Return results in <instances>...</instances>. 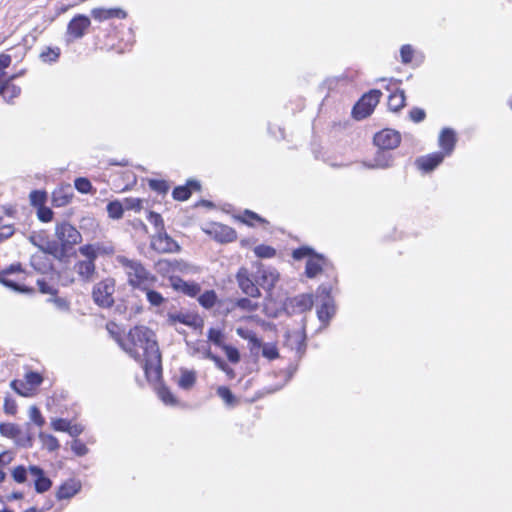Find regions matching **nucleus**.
Returning <instances> with one entry per match:
<instances>
[{
  "label": "nucleus",
  "mask_w": 512,
  "mask_h": 512,
  "mask_svg": "<svg viewBox=\"0 0 512 512\" xmlns=\"http://www.w3.org/2000/svg\"><path fill=\"white\" fill-rule=\"evenodd\" d=\"M20 427L13 423H1L0 434L4 437L13 439L17 437Z\"/></svg>",
  "instance_id": "4c0bfd02"
},
{
  "label": "nucleus",
  "mask_w": 512,
  "mask_h": 512,
  "mask_svg": "<svg viewBox=\"0 0 512 512\" xmlns=\"http://www.w3.org/2000/svg\"><path fill=\"white\" fill-rule=\"evenodd\" d=\"M124 210L123 203L118 200L111 201L107 204V213L112 219H121L123 217Z\"/></svg>",
  "instance_id": "2f4dec72"
},
{
  "label": "nucleus",
  "mask_w": 512,
  "mask_h": 512,
  "mask_svg": "<svg viewBox=\"0 0 512 512\" xmlns=\"http://www.w3.org/2000/svg\"><path fill=\"white\" fill-rule=\"evenodd\" d=\"M114 292L115 280L113 278H105L93 287L92 297L98 306L109 308L114 304Z\"/></svg>",
  "instance_id": "20e7f679"
},
{
  "label": "nucleus",
  "mask_w": 512,
  "mask_h": 512,
  "mask_svg": "<svg viewBox=\"0 0 512 512\" xmlns=\"http://www.w3.org/2000/svg\"><path fill=\"white\" fill-rule=\"evenodd\" d=\"M445 156L442 152H434L426 156H422L416 160L417 167L424 172H431L439 164L442 163Z\"/></svg>",
  "instance_id": "f3484780"
},
{
  "label": "nucleus",
  "mask_w": 512,
  "mask_h": 512,
  "mask_svg": "<svg viewBox=\"0 0 512 512\" xmlns=\"http://www.w3.org/2000/svg\"><path fill=\"white\" fill-rule=\"evenodd\" d=\"M28 471L35 478L34 486L37 493H44L50 489L52 482L45 476L42 468L36 465H31L29 466Z\"/></svg>",
  "instance_id": "dca6fc26"
},
{
  "label": "nucleus",
  "mask_w": 512,
  "mask_h": 512,
  "mask_svg": "<svg viewBox=\"0 0 512 512\" xmlns=\"http://www.w3.org/2000/svg\"><path fill=\"white\" fill-rule=\"evenodd\" d=\"M80 488L81 482L77 479H70L68 482H66V499L77 494Z\"/></svg>",
  "instance_id": "603ef678"
},
{
  "label": "nucleus",
  "mask_w": 512,
  "mask_h": 512,
  "mask_svg": "<svg viewBox=\"0 0 512 512\" xmlns=\"http://www.w3.org/2000/svg\"><path fill=\"white\" fill-rule=\"evenodd\" d=\"M85 258L75 264L74 270L82 280L90 281L95 273V259L93 257Z\"/></svg>",
  "instance_id": "6ab92c4d"
},
{
  "label": "nucleus",
  "mask_w": 512,
  "mask_h": 512,
  "mask_svg": "<svg viewBox=\"0 0 512 512\" xmlns=\"http://www.w3.org/2000/svg\"><path fill=\"white\" fill-rule=\"evenodd\" d=\"M120 347L144 369L148 381L161 377V354L154 332L145 326L130 329L125 338H116Z\"/></svg>",
  "instance_id": "f257e3e1"
},
{
  "label": "nucleus",
  "mask_w": 512,
  "mask_h": 512,
  "mask_svg": "<svg viewBox=\"0 0 512 512\" xmlns=\"http://www.w3.org/2000/svg\"><path fill=\"white\" fill-rule=\"evenodd\" d=\"M217 394L229 406L233 405V403L235 402L234 395L226 386L218 387Z\"/></svg>",
  "instance_id": "09e8293b"
},
{
  "label": "nucleus",
  "mask_w": 512,
  "mask_h": 512,
  "mask_svg": "<svg viewBox=\"0 0 512 512\" xmlns=\"http://www.w3.org/2000/svg\"><path fill=\"white\" fill-rule=\"evenodd\" d=\"M279 280V273L272 267L260 266L255 275V282L265 290H271Z\"/></svg>",
  "instance_id": "9d476101"
},
{
  "label": "nucleus",
  "mask_w": 512,
  "mask_h": 512,
  "mask_svg": "<svg viewBox=\"0 0 512 512\" xmlns=\"http://www.w3.org/2000/svg\"><path fill=\"white\" fill-rule=\"evenodd\" d=\"M151 247L159 253L178 252L180 247L166 232L158 231L151 239Z\"/></svg>",
  "instance_id": "6e6552de"
},
{
  "label": "nucleus",
  "mask_w": 512,
  "mask_h": 512,
  "mask_svg": "<svg viewBox=\"0 0 512 512\" xmlns=\"http://www.w3.org/2000/svg\"><path fill=\"white\" fill-rule=\"evenodd\" d=\"M37 285L40 292L43 294L55 295L57 293V289H55L54 286L50 285L45 279H38Z\"/></svg>",
  "instance_id": "0e129e2a"
},
{
  "label": "nucleus",
  "mask_w": 512,
  "mask_h": 512,
  "mask_svg": "<svg viewBox=\"0 0 512 512\" xmlns=\"http://www.w3.org/2000/svg\"><path fill=\"white\" fill-rule=\"evenodd\" d=\"M4 411L5 413L9 414V415H14L16 412H17V404L16 402L9 398V397H5L4 399Z\"/></svg>",
  "instance_id": "69168bd1"
},
{
  "label": "nucleus",
  "mask_w": 512,
  "mask_h": 512,
  "mask_svg": "<svg viewBox=\"0 0 512 512\" xmlns=\"http://www.w3.org/2000/svg\"><path fill=\"white\" fill-rule=\"evenodd\" d=\"M12 477L17 483H24L27 480V469L22 465L15 467Z\"/></svg>",
  "instance_id": "13d9d810"
},
{
  "label": "nucleus",
  "mask_w": 512,
  "mask_h": 512,
  "mask_svg": "<svg viewBox=\"0 0 512 512\" xmlns=\"http://www.w3.org/2000/svg\"><path fill=\"white\" fill-rule=\"evenodd\" d=\"M26 426L27 431L23 432L20 428L17 437H14L13 440L15 444L19 447L30 448L33 446L34 435L30 431V424L27 423Z\"/></svg>",
  "instance_id": "393cba45"
},
{
  "label": "nucleus",
  "mask_w": 512,
  "mask_h": 512,
  "mask_svg": "<svg viewBox=\"0 0 512 512\" xmlns=\"http://www.w3.org/2000/svg\"><path fill=\"white\" fill-rule=\"evenodd\" d=\"M83 430L84 426L82 424L66 420V433H68L70 436H78L83 432Z\"/></svg>",
  "instance_id": "4d7b16f0"
},
{
  "label": "nucleus",
  "mask_w": 512,
  "mask_h": 512,
  "mask_svg": "<svg viewBox=\"0 0 512 512\" xmlns=\"http://www.w3.org/2000/svg\"><path fill=\"white\" fill-rule=\"evenodd\" d=\"M262 356L268 360H274L279 357V352L276 344L274 343H262L261 347Z\"/></svg>",
  "instance_id": "f704fd0d"
},
{
  "label": "nucleus",
  "mask_w": 512,
  "mask_h": 512,
  "mask_svg": "<svg viewBox=\"0 0 512 512\" xmlns=\"http://www.w3.org/2000/svg\"><path fill=\"white\" fill-rule=\"evenodd\" d=\"M414 50L411 45H403L400 49L401 61L404 64H408L412 61Z\"/></svg>",
  "instance_id": "bf43d9fd"
},
{
  "label": "nucleus",
  "mask_w": 512,
  "mask_h": 512,
  "mask_svg": "<svg viewBox=\"0 0 512 512\" xmlns=\"http://www.w3.org/2000/svg\"><path fill=\"white\" fill-rule=\"evenodd\" d=\"M196 382V373L191 370L182 369L178 380V386L184 390L191 389Z\"/></svg>",
  "instance_id": "cd10ccee"
},
{
  "label": "nucleus",
  "mask_w": 512,
  "mask_h": 512,
  "mask_svg": "<svg viewBox=\"0 0 512 512\" xmlns=\"http://www.w3.org/2000/svg\"><path fill=\"white\" fill-rule=\"evenodd\" d=\"M181 262L174 260H160L156 264V268L159 273L166 275L172 272H175L176 270H181Z\"/></svg>",
  "instance_id": "7c9ffc66"
},
{
  "label": "nucleus",
  "mask_w": 512,
  "mask_h": 512,
  "mask_svg": "<svg viewBox=\"0 0 512 512\" xmlns=\"http://www.w3.org/2000/svg\"><path fill=\"white\" fill-rule=\"evenodd\" d=\"M29 420V424L34 423L38 427H42L45 424V419L39 408L34 405L29 408Z\"/></svg>",
  "instance_id": "a19ab883"
},
{
  "label": "nucleus",
  "mask_w": 512,
  "mask_h": 512,
  "mask_svg": "<svg viewBox=\"0 0 512 512\" xmlns=\"http://www.w3.org/2000/svg\"><path fill=\"white\" fill-rule=\"evenodd\" d=\"M252 220H256V221H263L261 219L260 216H258L256 213L254 212H251L249 210H246L245 213H244V218H243V222L244 223H247V224H252Z\"/></svg>",
  "instance_id": "774afa93"
},
{
  "label": "nucleus",
  "mask_w": 512,
  "mask_h": 512,
  "mask_svg": "<svg viewBox=\"0 0 512 512\" xmlns=\"http://www.w3.org/2000/svg\"><path fill=\"white\" fill-rule=\"evenodd\" d=\"M308 258L305 267V274L308 278H314L322 271H326L330 263L322 255L316 254L311 248L301 247L293 251V258L301 260Z\"/></svg>",
  "instance_id": "7ed1b4c3"
},
{
  "label": "nucleus",
  "mask_w": 512,
  "mask_h": 512,
  "mask_svg": "<svg viewBox=\"0 0 512 512\" xmlns=\"http://www.w3.org/2000/svg\"><path fill=\"white\" fill-rule=\"evenodd\" d=\"M236 332L241 338L248 340L249 349L252 354L258 353L261 347V340L253 331L244 328H238Z\"/></svg>",
  "instance_id": "b1692460"
},
{
  "label": "nucleus",
  "mask_w": 512,
  "mask_h": 512,
  "mask_svg": "<svg viewBox=\"0 0 512 512\" xmlns=\"http://www.w3.org/2000/svg\"><path fill=\"white\" fill-rule=\"evenodd\" d=\"M11 388L19 395L21 396H30L31 390L28 387L27 383L22 380H13L10 383Z\"/></svg>",
  "instance_id": "79ce46f5"
},
{
  "label": "nucleus",
  "mask_w": 512,
  "mask_h": 512,
  "mask_svg": "<svg viewBox=\"0 0 512 512\" xmlns=\"http://www.w3.org/2000/svg\"><path fill=\"white\" fill-rule=\"evenodd\" d=\"M122 203L124 209L126 210H134L136 212H139L143 208V200L140 198H125Z\"/></svg>",
  "instance_id": "49530a36"
},
{
  "label": "nucleus",
  "mask_w": 512,
  "mask_h": 512,
  "mask_svg": "<svg viewBox=\"0 0 512 512\" xmlns=\"http://www.w3.org/2000/svg\"><path fill=\"white\" fill-rule=\"evenodd\" d=\"M237 282L243 293L250 297H259L260 290L258 284L254 282L250 277L247 269L241 268L237 273Z\"/></svg>",
  "instance_id": "ddd939ff"
},
{
  "label": "nucleus",
  "mask_w": 512,
  "mask_h": 512,
  "mask_svg": "<svg viewBox=\"0 0 512 512\" xmlns=\"http://www.w3.org/2000/svg\"><path fill=\"white\" fill-rule=\"evenodd\" d=\"M207 233L221 243L232 242L237 238L236 231L233 228L220 223L211 224Z\"/></svg>",
  "instance_id": "f8f14e48"
},
{
  "label": "nucleus",
  "mask_w": 512,
  "mask_h": 512,
  "mask_svg": "<svg viewBox=\"0 0 512 512\" xmlns=\"http://www.w3.org/2000/svg\"><path fill=\"white\" fill-rule=\"evenodd\" d=\"M39 438L41 439L43 446L47 450L54 451L59 448V442L53 435L41 432L39 433Z\"/></svg>",
  "instance_id": "ea45409f"
},
{
  "label": "nucleus",
  "mask_w": 512,
  "mask_h": 512,
  "mask_svg": "<svg viewBox=\"0 0 512 512\" xmlns=\"http://www.w3.org/2000/svg\"><path fill=\"white\" fill-rule=\"evenodd\" d=\"M409 116L413 122L419 123L425 119V111L421 108H413Z\"/></svg>",
  "instance_id": "338daca9"
},
{
  "label": "nucleus",
  "mask_w": 512,
  "mask_h": 512,
  "mask_svg": "<svg viewBox=\"0 0 512 512\" xmlns=\"http://www.w3.org/2000/svg\"><path fill=\"white\" fill-rule=\"evenodd\" d=\"M394 158L391 153L386 150L377 152L374 157L373 163H364V166L368 169H386L393 165Z\"/></svg>",
  "instance_id": "4be33fe9"
},
{
  "label": "nucleus",
  "mask_w": 512,
  "mask_h": 512,
  "mask_svg": "<svg viewBox=\"0 0 512 512\" xmlns=\"http://www.w3.org/2000/svg\"><path fill=\"white\" fill-rule=\"evenodd\" d=\"M71 450L77 456H84L88 453V448L85 443L77 439L71 443Z\"/></svg>",
  "instance_id": "052dcab7"
},
{
  "label": "nucleus",
  "mask_w": 512,
  "mask_h": 512,
  "mask_svg": "<svg viewBox=\"0 0 512 512\" xmlns=\"http://www.w3.org/2000/svg\"><path fill=\"white\" fill-rule=\"evenodd\" d=\"M43 381L42 376L34 371H30L25 375V382L32 391L34 388L39 386Z\"/></svg>",
  "instance_id": "a18cd8bd"
},
{
  "label": "nucleus",
  "mask_w": 512,
  "mask_h": 512,
  "mask_svg": "<svg viewBox=\"0 0 512 512\" xmlns=\"http://www.w3.org/2000/svg\"><path fill=\"white\" fill-rule=\"evenodd\" d=\"M90 24V19L87 16L78 15L69 22L68 34L74 39L81 38L84 36Z\"/></svg>",
  "instance_id": "4468645a"
},
{
  "label": "nucleus",
  "mask_w": 512,
  "mask_h": 512,
  "mask_svg": "<svg viewBox=\"0 0 512 512\" xmlns=\"http://www.w3.org/2000/svg\"><path fill=\"white\" fill-rule=\"evenodd\" d=\"M208 339L213 342L215 345H217L218 347H223V345H225L223 343V334L221 332V330L219 329H216V328H210L208 330Z\"/></svg>",
  "instance_id": "8fccbe9b"
},
{
  "label": "nucleus",
  "mask_w": 512,
  "mask_h": 512,
  "mask_svg": "<svg viewBox=\"0 0 512 512\" xmlns=\"http://www.w3.org/2000/svg\"><path fill=\"white\" fill-rule=\"evenodd\" d=\"M32 206L39 208L44 206L47 201V193L43 190H33L29 195Z\"/></svg>",
  "instance_id": "473e14b6"
},
{
  "label": "nucleus",
  "mask_w": 512,
  "mask_h": 512,
  "mask_svg": "<svg viewBox=\"0 0 512 512\" xmlns=\"http://www.w3.org/2000/svg\"><path fill=\"white\" fill-rule=\"evenodd\" d=\"M38 219L42 222H49L53 218V212L49 207L41 206L37 208Z\"/></svg>",
  "instance_id": "680f3d73"
},
{
  "label": "nucleus",
  "mask_w": 512,
  "mask_h": 512,
  "mask_svg": "<svg viewBox=\"0 0 512 512\" xmlns=\"http://www.w3.org/2000/svg\"><path fill=\"white\" fill-rule=\"evenodd\" d=\"M79 252L84 257H93L95 260L99 255H111L114 253L112 246L101 244H88L79 248Z\"/></svg>",
  "instance_id": "412c9836"
},
{
  "label": "nucleus",
  "mask_w": 512,
  "mask_h": 512,
  "mask_svg": "<svg viewBox=\"0 0 512 512\" xmlns=\"http://www.w3.org/2000/svg\"><path fill=\"white\" fill-rule=\"evenodd\" d=\"M61 56V49L59 47H45L40 55L39 58L43 63L52 64Z\"/></svg>",
  "instance_id": "bb28decb"
},
{
  "label": "nucleus",
  "mask_w": 512,
  "mask_h": 512,
  "mask_svg": "<svg viewBox=\"0 0 512 512\" xmlns=\"http://www.w3.org/2000/svg\"><path fill=\"white\" fill-rule=\"evenodd\" d=\"M147 219L152 225H154L156 232L164 230V223L160 214L150 211Z\"/></svg>",
  "instance_id": "864d4df0"
},
{
  "label": "nucleus",
  "mask_w": 512,
  "mask_h": 512,
  "mask_svg": "<svg viewBox=\"0 0 512 512\" xmlns=\"http://www.w3.org/2000/svg\"><path fill=\"white\" fill-rule=\"evenodd\" d=\"M405 106V94L403 90L392 93L388 99V107L391 111L397 112Z\"/></svg>",
  "instance_id": "c756f323"
},
{
  "label": "nucleus",
  "mask_w": 512,
  "mask_h": 512,
  "mask_svg": "<svg viewBox=\"0 0 512 512\" xmlns=\"http://www.w3.org/2000/svg\"><path fill=\"white\" fill-rule=\"evenodd\" d=\"M158 397L166 405L174 406L177 404V400L172 392L165 386H160L157 390Z\"/></svg>",
  "instance_id": "e433bc0d"
},
{
  "label": "nucleus",
  "mask_w": 512,
  "mask_h": 512,
  "mask_svg": "<svg viewBox=\"0 0 512 512\" xmlns=\"http://www.w3.org/2000/svg\"><path fill=\"white\" fill-rule=\"evenodd\" d=\"M217 300L216 293L213 290H209L204 292L200 297L198 298L199 303L204 308H211L215 305Z\"/></svg>",
  "instance_id": "58836bf2"
},
{
  "label": "nucleus",
  "mask_w": 512,
  "mask_h": 512,
  "mask_svg": "<svg viewBox=\"0 0 512 512\" xmlns=\"http://www.w3.org/2000/svg\"><path fill=\"white\" fill-rule=\"evenodd\" d=\"M167 318L169 325H175L179 322L187 326H195L197 320L195 315L186 312H170L168 313Z\"/></svg>",
  "instance_id": "5701e85b"
},
{
  "label": "nucleus",
  "mask_w": 512,
  "mask_h": 512,
  "mask_svg": "<svg viewBox=\"0 0 512 512\" xmlns=\"http://www.w3.org/2000/svg\"><path fill=\"white\" fill-rule=\"evenodd\" d=\"M81 238V234L74 227L66 224V246L79 243Z\"/></svg>",
  "instance_id": "c03bdc74"
},
{
  "label": "nucleus",
  "mask_w": 512,
  "mask_h": 512,
  "mask_svg": "<svg viewBox=\"0 0 512 512\" xmlns=\"http://www.w3.org/2000/svg\"><path fill=\"white\" fill-rule=\"evenodd\" d=\"M222 350L225 352L230 362L238 363L240 361V354L237 348L225 344L223 345Z\"/></svg>",
  "instance_id": "3c124183"
},
{
  "label": "nucleus",
  "mask_w": 512,
  "mask_h": 512,
  "mask_svg": "<svg viewBox=\"0 0 512 512\" xmlns=\"http://www.w3.org/2000/svg\"><path fill=\"white\" fill-rule=\"evenodd\" d=\"M56 235L57 239L43 241L40 249L61 262L64 259V223L57 224Z\"/></svg>",
  "instance_id": "0eeeda50"
},
{
  "label": "nucleus",
  "mask_w": 512,
  "mask_h": 512,
  "mask_svg": "<svg viewBox=\"0 0 512 512\" xmlns=\"http://www.w3.org/2000/svg\"><path fill=\"white\" fill-rule=\"evenodd\" d=\"M382 93L379 90H371L355 104L352 110L353 117L357 120L369 116L378 104Z\"/></svg>",
  "instance_id": "39448f33"
},
{
  "label": "nucleus",
  "mask_w": 512,
  "mask_h": 512,
  "mask_svg": "<svg viewBox=\"0 0 512 512\" xmlns=\"http://www.w3.org/2000/svg\"><path fill=\"white\" fill-rule=\"evenodd\" d=\"M287 340L292 348L296 349L298 352L302 350L304 345V336L299 331L287 333Z\"/></svg>",
  "instance_id": "72a5a7b5"
},
{
  "label": "nucleus",
  "mask_w": 512,
  "mask_h": 512,
  "mask_svg": "<svg viewBox=\"0 0 512 512\" xmlns=\"http://www.w3.org/2000/svg\"><path fill=\"white\" fill-rule=\"evenodd\" d=\"M154 286L155 285H149L145 289H142L141 291L146 294L147 301L151 306L159 307L165 303L166 299L163 297L161 293L153 289Z\"/></svg>",
  "instance_id": "a878e982"
},
{
  "label": "nucleus",
  "mask_w": 512,
  "mask_h": 512,
  "mask_svg": "<svg viewBox=\"0 0 512 512\" xmlns=\"http://www.w3.org/2000/svg\"><path fill=\"white\" fill-rule=\"evenodd\" d=\"M456 144V135L453 129L444 128L439 135V146L442 148L444 156H449Z\"/></svg>",
  "instance_id": "aec40b11"
},
{
  "label": "nucleus",
  "mask_w": 512,
  "mask_h": 512,
  "mask_svg": "<svg viewBox=\"0 0 512 512\" xmlns=\"http://www.w3.org/2000/svg\"><path fill=\"white\" fill-rule=\"evenodd\" d=\"M401 142L400 134L392 129H384L374 136L375 145L381 150H392Z\"/></svg>",
  "instance_id": "1a4fd4ad"
},
{
  "label": "nucleus",
  "mask_w": 512,
  "mask_h": 512,
  "mask_svg": "<svg viewBox=\"0 0 512 512\" xmlns=\"http://www.w3.org/2000/svg\"><path fill=\"white\" fill-rule=\"evenodd\" d=\"M169 281H170L171 287L174 290L180 291L190 297L196 296L201 290L199 284H197L195 282L184 281L183 279L176 277V276H170Z\"/></svg>",
  "instance_id": "2eb2a0df"
},
{
  "label": "nucleus",
  "mask_w": 512,
  "mask_h": 512,
  "mask_svg": "<svg viewBox=\"0 0 512 512\" xmlns=\"http://www.w3.org/2000/svg\"><path fill=\"white\" fill-rule=\"evenodd\" d=\"M275 249L267 245H258L254 248V253L259 258H271L275 255Z\"/></svg>",
  "instance_id": "de8ad7c7"
},
{
  "label": "nucleus",
  "mask_w": 512,
  "mask_h": 512,
  "mask_svg": "<svg viewBox=\"0 0 512 512\" xmlns=\"http://www.w3.org/2000/svg\"><path fill=\"white\" fill-rule=\"evenodd\" d=\"M313 306V297L309 294H301L289 298L284 303V308L288 313H302L310 310Z\"/></svg>",
  "instance_id": "9b49d317"
},
{
  "label": "nucleus",
  "mask_w": 512,
  "mask_h": 512,
  "mask_svg": "<svg viewBox=\"0 0 512 512\" xmlns=\"http://www.w3.org/2000/svg\"><path fill=\"white\" fill-rule=\"evenodd\" d=\"M0 282L2 284H4L5 286L15 290V291H19V292H23V293H26V292H29L31 291L32 289H29L27 287H24V286H20L19 284H17L16 282L10 280V279H7L5 278L4 276H1L0 277Z\"/></svg>",
  "instance_id": "e2e57ef3"
},
{
  "label": "nucleus",
  "mask_w": 512,
  "mask_h": 512,
  "mask_svg": "<svg viewBox=\"0 0 512 512\" xmlns=\"http://www.w3.org/2000/svg\"><path fill=\"white\" fill-rule=\"evenodd\" d=\"M330 292L331 288L326 285H321L317 290V298L321 301L317 315L322 323H328L336 311Z\"/></svg>",
  "instance_id": "423d86ee"
},
{
  "label": "nucleus",
  "mask_w": 512,
  "mask_h": 512,
  "mask_svg": "<svg viewBox=\"0 0 512 512\" xmlns=\"http://www.w3.org/2000/svg\"><path fill=\"white\" fill-rule=\"evenodd\" d=\"M116 261L125 268L128 284L134 289L142 290L149 285H155L157 277L149 272L139 261L118 255Z\"/></svg>",
  "instance_id": "f03ea898"
},
{
  "label": "nucleus",
  "mask_w": 512,
  "mask_h": 512,
  "mask_svg": "<svg viewBox=\"0 0 512 512\" xmlns=\"http://www.w3.org/2000/svg\"><path fill=\"white\" fill-rule=\"evenodd\" d=\"M16 75L10 76L6 79V92L4 93V101L12 103L13 99L17 98L21 93V88L12 83Z\"/></svg>",
  "instance_id": "c85d7f7f"
},
{
  "label": "nucleus",
  "mask_w": 512,
  "mask_h": 512,
  "mask_svg": "<svg viewBox=\"0 0 512 512\" xmlns=\"http://www.w3.org/2000/svg\"><path fill=\"white\" fill-rule=\"evenodd\" d=\"M91 16L99 21H105L112 18L124 19L127 13L120 8H94L91 11Z\"/></svg>",
  "instance_id": "a211bd4d"
},
{
  "label": "nucleus",
  "mask_w": 512,
  "mask_h": 512,
  "mask_svg": "<svg viewBox=\"0 0 512 512\" xmlns=\"http://www.w3.org/2000/svg\"><path fill=\"white\" fill-rule=\"evenodd\" d=\"M173 197L176 200L184 201L187 200L191 195V190L187 186H179L173 190Z\"/></svg>",
  "instance_id": "6e6d98bb"
},
{
  "label": "nucleus",
  "mask_w": 512,
  "mask_h": 512,
  "mask_svg": "<svg viewBox=\"0 0 512 512\" xmlns=\"http://www.w3.org/2000/svg\"><path fill=\"white\" fill-rule=\"evenodd\" d=\"M74 186L76 190L82 194L93 193L95 190L88 178L79 177L74 181Z\"/></svg>",
  "instance_id": "c9c22d12"
},
{
  "label": "nucleus",
  "mask_w": 512,
  "mask_h": 512,
  "mask_svg": "<svg viewBox=\"0 0 512 512\" xmlns=\"http://www.w3.org/2000/svg\"><path fill=\"white\" fill-rule=\"evenodd\" d=\"M235 306L243 311L253 312L258 309L259 304L248 298H240L236 301Z\"/></svg>",
  "instance_id": "37998d69"
},
{
  "label": "nucleus",
  "mask_w": 512,
  "mask_h": 512,
  "mask_svg": "<svg viewBox=\"0 0 512 512\" xmlns=\"http://www.w3.org/2000/svg\"><path fill=\"white\" fill-rule=\"evenodd\" d=\"M149 187L159 194H165L169 190V185L164 180L152 179L149 181Z\"/></svg>",
  "instance_id": "5fc2aeb1"
}]
</instances>
